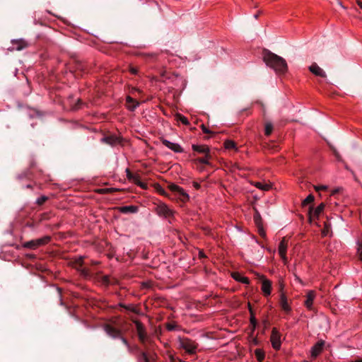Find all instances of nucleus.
<instances>
[{"label":"nucleus","mask_w":362,"mask_h":362,"mask_svg":"<svg viewBox=\"0 0 362 362\" xmlns=\"http://www.w3.org/2000/svg\"><path fill=\"white\" fill-rule=\"evenodd\" d=\"M263 60L268 66L273 69L276 73L284 74L287 71L288 66L286 60L269 49H264L263 50Z\"/></svg>","instance_id":"nucleus-1"},{"label":"nucleus","mask_w":362,"mask_h":362,"mask_svg":"<svg viewBox=\"0 0 362 362\" xmlns=\"http://www.w3.org/2000/svg\"><path fill=\"white\" fill-rule=\"evenodd\" d=\"M104 329L107 334L112 338V339H119L122 341V342L127 346L128 351L132 352V347L129 344L127 339L122 336V332L120 329L110 325H106L104 327Z\"/></svg>","instance_id":"nucleus-2"},{"label":"nucleus","mask_w":362,"mask_h":362,"mask_svg":"<svg viewBox=\"0 0 362 362\" xmlns=\"http://www.w3.org/2000/svg\"><path fill=\"white\" fill-rule=\"evenodd\" d=\"M151 344V342H150ZM144 349L139 351L137 354L136 358L138 362H148V360H156L157 355L151 349V345L143 344Z\"/></svg>","instance_id":"nucleus-3"},{"label":"nucleus","mask_w":362,"mask_h":362,"mask_svg":"<svg viewBox=\"0 0 362 362\" xmlns=\"http://www.w3.org/2000/svg\"><path fill=\"white\" fill-rule=\"evenodd\" d=\"M178 344L179 347L184 349L189 354H195L198 346V344L194 341L189 338L180 337L178 338Z\"/></svg>","instance_id":"nucleus-4"},{"label":"nucleus","mask_w":362,"mask_h":362,"mask_svg":"<svg viewBox=\"0 0 362 362\" xmlns=\"http://www.w3.org/2000/svg\"><path fill=\"white\" fill-rule=\"evenodd\" d=\"M51 240L49 235L44 236L41 238L36 240H31L23 244V247L31 250H35L38 247L47 244Z\"/></svg>","instance_id":"nucleus-5"},{"label":"nucleus","mask_w":362,"mask_h":362,"mask_svg":"<svg viewBox=\"0 0 362 362\" xmlns=\"http://www.w3.org/2000/svg\"><path fill=\"white\" fill-rule=\"evenodd\" d=\"M131 320L136 325V329L139 341L142 344H145L148 339V336L144 325L137 320L133 318H131Z\"/></svg>","instance_id":"nucleus-6"},{"label":"nucleus","mask_w":362,"mask_h":362,"mask_svg":"<svg viewBox=\"0 0 362 362\" xmlns=\"http://www.w3.org/2000/svg\"><path fill=\"white\" fill-rule=\"evenodd\" d=\"M325 207V203H321L315 209L313 208V205H310L308 209L309 222L311 223L313 218H318L320 214L324 211Z\"/></svg>","instance_id":"nucleus-7"},{"label":"nucleus","mask_w":362,"mask_h":362,"mask_svg":"<svg viewBox=\"0 0 362 362\" xmlns=\"http://www.w3.org/2000/svg\"><path fill=\"white\" fill-rule=\"evenodd\" d=\"M270 340L272 347L279 350L281 347V334L276 327L272 329Z\"/></svg>","instance_id":"nucleus-8"},{"label":"nucleus","mask_w":362,"mask_h":362,"mask_svg":"<svg viewBox=\"0 0 362 362\" xmlns=\"http://www.w3.org/2000/svg\"><path fill=\"white\" fill-rule=\"evenodd\" d=\"M169 189L174 192H176L179 197V199L182 202H185L189 199V195L184 191L182 188L175 184H170Z\"/></svg>","instance_id":"nucleus-9"},{"label":"nucleus","mask_w":362,"mask_h":362,"mask_svg":"<svg viewBox=\"0 0 362 362\" xmlns=\"http://www.w3.org/2000/svg\"><path fill=\"white\" fill-rule=\"evenodd\" d=\"M83 264V258L80 257L72 262V266L75 269L80 270L82 276L87 277L90 276V272L88 269H81Z\"/></svg>","instance_id":"nucleus-10"},{"label":"nucleus","mask_w":362,"mask_h":362,"mask_svg":"<svg viewBox=\"0 0 362 362\" xmlns=\"http://www.w3.org/2000/svg\"><path fill=\"white\" fill-rule=\"evenodd\" d=\"M161 142L163 145L175 153L183 152L182 148L178 144L172 143L165 139H161Z\"/></svg>","instance_id":"nucleus-11"},{"label":"nucleus","mask_w":362,"mask_h":362,"mask_svg":"<svg viewBox=\"0 0 362 362\" xmlns=\"http://www.w3.org/2000/svg\"><path fill=\"white\" fill-rule=\"evenodd\" d=\"M309 71L317 76L322 78L327 77V74L325 71L321 69L316 63H313L311 66H309Z\"/></svg>","instance_id":"nucleus-12"},{"label":"nucleus","mask_w":362,"mask_h":362,"mask_svg":"<svg viewBox=\"0 0 362 362\" xmlns=\"http://www.w3.org/2000/svg\"><path fill=\"white\" fill-rule=\"evenodd\" d=\"M11 49L21 51L28 47V43L23 40H13L11 41Z\"/></svg>","instance_id":"nucleus-13"},{"label":"nucleus","mask_w":362,"mask_h":362,"mask_svg":"<svg viewBox=\"0 0 362 362\" xmlns=\"http://www.w3.org/2000/svg\"><path fill=\"white\" fill-rule=\"evenodd\" d=\"M192 149L200 153L206 154V158H211L210 149L206 145H192Z\"/></svg>","instance_id":"nucleus-14"},{"label":"nucleus","mask_w":362,"mask_h":362,"mask_svg":"<svg viewBox=\"0 0 362 362\" xmlns=\"http://www.w3.org/2000/svg\"><path fill=\"white\" fill-rule=\"evenodd\" d=\"M324 345V341H319L312 347L311 356L313 358H316L322 352Z\"/></svg>","instance_id":"nucleus-15"},{"label":"nucleus","mask_w":362,"mask_h":362,"mask_svg":"<svg viewBox=\"0 0 362 362\" xmlns=\"http://www.w3.org/2000/svg\"><path fill=\"white\" fill-rule=\"evenodd\" d=\"M286 250H287V241L286 238H283L279 245V253L281 257L284 259H286Z\"/></svg>","instance_id":"nucleus-16"},{"label":"nucleus","mask_w":362,"mask_h":362,"mask_svg":"<svg viewBox=\"0 0 362 362\" xmlns=\"http://www.w3.org/2000/svg\"><path fill=\"white\" fill-rule=\"evenodd\" d=\"M139 104L137 100L130 96H127L126 98V106L130 111H134Z\"/></svg>","instance_id":"nucleus-17"},{"label":"nucleus","mask_w":362,"mask_h":362,"mask_svg":"<svg viewBox=\"0 0 362 362\" xmlns=\"http://www.w3.org/2000/svg\"><path fill=\"white\" fill-rule=\"evenodd\" d=\"M101 142L105 143L106 144L114 146L117 143L119 142V139L117 136L114 135H110L107 136H104L101 139Z\"/></svg>","instance_id":"nucleus-18"},{"label":"nucleus","mask_w":362,"mask_h":362,"mask_svg":"<svg viewBox=\"0 0 362 362\" xmlns=\"http://www.w3.org/2000/svg\"><path fill=\"white\" fill-rule=\"evenodd\" d=\"M119 211L122 214H136L139 211L137 206H124L119 208Z\"/></svg>","instance_id":"nucleus-19"},{"label":"nucleus","mask_w":362,"mask_h":362,"mask_svg":"<svg viewBox=\"0 0 362 362\" xmlns=\"http://www.w3.org/2000/svg\"><path fill=\"white\" fill-rule=\"evenodd\" d=\"M157 211L159 215L164 216L165 217H169L173 215V211L165 205L158 206Z\"/></svg>","instance_id":"nucleus-20"},{"label":"nucleus","mask_w":362,"mask_h":362,"mask_svg":"<svg viewBox=\"0 0 362 362\" xmlns=\"http://www.w3.org/2000/svg\"><path fill=\"white\" fill-rule=\"evenodd\" d=\"M315 293L313 291H310L307 293L306 300H305L304 304L306 306V308H308L310 310L312 309V305H313V302L315 298Z\"/></svg>","instance_id":"nucleus-21"},{"label":"nucleus","mask_w":362,"mask_h":362,"mask_svg":"<svg viewBox=\"0 0 362 362\" xmlns=\"http://www.w3.org/2000/svg\"><path fill=\"white\" fill-rule=\"evenodd\" d=\"M280 304L282 310L286 313H288L291 310V307L288 304L286 296L282 293L281 295V300H280Z\"/></svg>","instance_id":"nucleus-22"},{"label":"nucleus","mask_w":362,"mask_h":362,"mask_svg":"<svg viewBox=\"0 0 362 362\" xmlns=\"http://www.w3.org/2000/svg\"><path fill=\"white\" fill-rule=\"evenodd\" d=\"M262 290L265 296H269L272 290V283L269 280L264 279L262 284Z\"/></svg>","instance_id":"nucleus-23"},{"label":"nucleus","mask_w":362,"mask_h":362,"mask_svg":"<svg viewBox=\"0 0 362 362\" xmlns=\"http://www.w3.org/2000/svg\"><path fill=\"white\" fill-rule=\"evenodd\" d=\"M232 277L237 281L241 282L243 284H248L250 283V280L247 277L243 276L238 272H233L232 274Z\"/></svg>","instance_id":"nucleus-24"},{"label":"nucleus","mask_w":362,"mask_h":362,"mask_svg":"<svg viewBox=\"0 0 362 362\" xmlns=\"http://www.w3.org/2000/svg\"><path fill=\"white\" fill-rule=\"evenodd\" d=\"M130 180L143 189L147 188V185L141 182L140 176L139 175H134L133 178Z\"/></svg>","instance_id":"nucleus-25"},{"label":"nucleus","mask_w":362,"mask_h":362,"mask_svg":"<svg viewBox=\"0 0 362 362\" xmlns=\"http://www.w3.org/2000/svg\"><path fill=\"white\" fill-rule=\"evenodd\" d=\"M254 185L263 191H268L271 188V185L268 183L262 182H256L254 183Z\"/></svg>","instance_id":"nucleus-26"},{"label":"nucleus","mask_w":362,"mask_h":362,"mask_svg":"<svg viewBox=\"0 0 362 362\" xmlns=\"http://www.w3.org/2000/svg\"><path fill=\"white\" fill-rule=\"evenodd\" d=\"M175 117V119L177 121L181 122L182 124H184L185 125L189 124V122L187 118L185 117L184 115L180 114V113H177Z\"/></svg>","instance_id":"nucleus-27"},{"label":"nucleus","mask_w":362,"mask_h":362,"mask_svg":"<svg viewBox=\"0 0 362 362\" xmlns=\"http://www.w3.org/2000/svg\"><path fill=\"white\" fill-rule=\"evenodd\" d=\"M273 131V124L270 122H267L264 125V134L266 136H269Z\"/></svg>","instance_id":"nucleus-28"},{"label":"nucleus","mask_w":362,"mask_h":362,"mask_svg":"<svg viewBox=\"0 0 362 362\" xmlns=\"http://www.w3.org/2000/svg\"><path fill=\"white\" fill-rule=\"evenodd\" d=\"M255 356L259 362H262L264 358V353L262 350L257 349L255 350Z\"/></svg>","instance_id":"nucleus-29"},{"label":"nucleus","mask_w":362,"mask_h":362,"mask_svg":"<svg viewBox=\"0 0 362 362\" xmlns=\"http://www.w3.org/2000/svg\"><path fill=\"white\" fill-rule=\"evenodd\" d=\"M315 200V197L313 194H309L303 202L302 206L305 207L308 204H312Z\"/></svg>","instance_id":"nucleus-30"},{"label":"nucleus","mask_w":362,"mask_h":362,"mask_svg":"<svg viewBox=\"0 0 362 362\" xmlns=\"http://www.w3.org/2000/svg\"><path fill=\"white\" fill-rule=\"evenodd\" d=\"M224 146L227 149H237L236 144L232 140L225 141Z\"/></svg>","instance_id":"nucleus-31"},{"label":"nucleus","mask_w":362,"mask_h":362,"mask_svg":"<svg viewBox=\"0 0 362 362\" xmlns=\"http://www.w3.org/2000/svg\"><path fill=\"white\" fill-rule=\"evenodd\" d=\"M76 69L77 71L85 72L86 69V65L84 63L78 62L76 64Z\"/></svg>","instance_id":"nucleus-32"},{"label":"nucleus","mask_w":362,"mask_h":362,"mask_svg":"<svg viewBox=\"0 0 362 362\" xmlns=\"http://www.w3.org/2000/svg\"><path fill=\"white\" fill-rule=\"evenodd\" d=\"M165 327L168 331H173L177 329L178 326L175 322H168Z\"/></svg>","instance_id":"nucleus-33"},{"label":"nucleus","mask_w":362,"mask_h":362,"mask_svg":"<svg viewBox=\"0 0 362 362\" xmlns=\"http://www.w3.org/2000/svg\"><path fill=\"white\" fill-rule=\"evenodd\" d=\"M211 158H206V154H205V156L203 158H197L198 162L202 164L209 165V160Z\"/></svg>","instance_id":"nucleus-34"},{"label":"nucleus","mask_w":362,"mask_h":362,"mask_svg":"<svg viewBox=\"0 0 362 362\" xmlns=\"http://www.w3.org/2000/svg\"><path fill=\"white\" fill-rule=\"evenodd\" d=\"M48 199V197L46 196H42L40 198H38L36 201V203L38 205H42Z\"/></svg>","instance_id":"nucleus-35"},{"label":"nucleus","mask_w":362,"mask_h":362,"mask_svg":"<svg viewBox=\"0 0 362 362\" xmlns=\"http://www.w3.org/2000/svg\"><path fill=\"white\" fill-rule=\"evenodd\" d=\"M250 324L252 326V331H254L257 325V321L255 317H250Z\"/></svg>","instance_id":"nucleus-36"},{"label":"nucleus","mask_w":362,"mask_h":362,"mask_svg":"<svg viewBox=\"0 0 362 362\" xmlns=\"http://www.w3.org/2000/svg\"><path fill=\"white\" fill-rule=\"evenodd\" d=\"M124 308H125L127 310H129L134 313H136V314H139V311L138 309H136V308L134 307H131V306H126V305H124Z\"/></svg>","instance_id":"nucleus-37"},{"label":"nucleus","mask_w":362,"mask_h":362,"mask_svg":"<svg viewBox=\"0 0 362 362\" xmlns=\"http://www.w3.org/2000/svg\"><path fill=\"white\" fill-rule=\"evenodd\" d=\"M81 100L80 99H77V102L72 106V110H77L81 107Z\"/></svg>","instance_id":"nucleus-38"},{"label":"nucleus","mask_w":362,"mask_h":362,"mask_svg":"<svg viewBox=\"0 0 362 362\" xmlns=\"http://www.w3.org/2000/svg\"><path fill=\"white\" fill-rule=\"evenodd\" d=\"M57 291H58V296H59V304L61 305H64V303L62 300V289L60 288H57Z\"/></svg>","instance_id":"nucleus-39"},{"label":"nucleus","mask_w":362,"mask_h":362,"mask_svg":"<svg viewBox=\"0 0 362 362\" xmlns=\"http://www.w3.org/2000/svg\"><path fill=\"white\" fill-rule=\"evenodd\" d=\"M254 219H255V223L257 224H259V223L261 220V216L258 211H256L255 214L254 215Z\"/></svg>","instance_id":"nucleus-40"},{"label":"nucleus","mask_w":362,"mask_h":362,"mask_svg":"<svg viewBox=\"0 0 362 362\" xmlns=\"http://www.w3.org/2000/svg\"><path fill=\"white\" fill-rule=\"evenodd\" d=\"M129 71L132 74H137L139 73V70L137 68L134 66H129Z\"/></svg>","instance_id":"nucleus-41"},{"label":"nucleus","mask_w":362,"mask_h":362,"mask_svg":"<svg viewBox=\"0 0 362 362\" xmlns=\"http://www.w3.org/2000/svg\"><path fill=\"white\" fill-rule=\"evenodd\" d=\"M126 173L127 178L130 180L133 178V176L134 175L129 168L126 169Z\"/></svg>","instance_id":"nucleus-42"},{"label":"nucleus","mask_w":362,"mask_h":362,"mask_svg":"<svg viewBox=\"0 0 362 362\" xmlns=\"http://www.w3.org/2000/svg\"><path fill=\"white\" fill-rule=\"evenodd\" d=\"M358 254L359 255V260L362 262V244H360L358 247Z\"/></svg>","instance_id":"nucleus-43"},{"label":"nucleus","mask_w":362,"mask_h":362,"mask_svg":"<svg viewBox=\"0 0 362 362\" xmlns=\"http://www.w3.org/2000/svg\"><path fill=\"white\" fill-rule=\"evenodd\" d=\"M202 129L205 134H213V132L209 130L204 124L202 125Z\"/></svg>","instance_id":"nucleus-44"},{"label":"nucleus","mask_w":362,"mask_h":362,"mask_svg":"<svg viewBox=\"0 0 362 362\" xmlns=\"http://www.w3.org/2000/svg\"><path fill=\"white\" fill-rule=\"evenodd\" d=\"M341 189H341V188H339H339H337V189H334V190L332 192L331 195H332V196H334V195H336V194H339V193L341 192Z\"/></svg>","instance_id":"nucleus-45"},{"label":"nucleus","mask_w":362,"mask_h":362,"mask_svg":"<svg viewBox=\"0 0 362 362\" xmlns=\"http://www.w3.org/2000/svg\"><path fill=\"white\" fill-rule=\"evenodd\" d=\"M327 188V186H325V185L315 187V190L317 192L320 190L326 189Z\"/></svg>","instance_id":"nucleus-46"},{"label":"nucleus","mask_w":362,"mask_h":362,"mask_svg":"<svg viewBox=\"0 0 362 362\" xmlns=\"http://www.w3.org/2000/svg\"><path fill=\"white\" fill-rule=\"evenodd\" d=\"M248 310L250 314V317H255V313L252 308L250 303H248Z\"/></svg>","instance_id":"nucleus-47"},{"label":"nucleus","mask_w":362,"mask_h":362,"mask_svg":"<svg viewBox=\"0 0 362 362\" xmlns=\"http://www.w3.org/2000/svg\"><path fill=\"white\" fill-rule=\"evenodd\" d=\"M132 352H129L130 354H132L133 352V351H136L138 353L139 352V351H141V349L137 345H134V346H132Z\"/></svg>","instance_id":"nucleus-48"},{"label":"nucleus","mask_w":362,"mask_h":362,"mask_svg":"<svg viewBox=\"0 0 362 362\" xmlns=\"http://www.w3.org/2000/svg\"><path fill=\"white\" fill-rule=\"evenodd\" d=\"M103 282L106 284H109L110 283L108 276H105L103 277Z\"/></svg>","instance_id":"nucleus-49"},{"label":"nucleus","mask_w":362,"mask_h":362,"mask_svg":"<svg viewBox=\"0 0 362 362\" xmlns=\"http://www.w3.org/2000/svg\"><path fill=\"white\" fill-rule=\"evenodd\" d=\"M193 185L197 189L200 188V185L197 182H194Z\"/></svg>","instance_id":"nucleus-50"},{"label":"nucleus","mask_w":362,"mask_h":362,"mask_svg":"<svg viewBox=\"0 0 362 362\" xmlns=\"http://www.w3.org/2000/svg\"><path fill=\"white\" fill-rule=\"evenodd\" d=\"M27 257L29 258V259H35V255H33V254H30V255H28Z\"/></svg>","instance_id":"nucleus-51"},{"label":"nucleus","mask_w":362,"mask_h":362,"mask_svg":"<svg viewBox=\"0 0 362 362\" xmlns=\"http://www.w3.org/2000/svg\"><path fill=\"white\" fill-rule=\"evenodd\" d=\"M356 4L362 9V2L359 0H356Z\"/></svg>","instance_id":"nucleus-52"},{"label":"nucleus","mask_w":362,"mask_h":362,"mask_svg":"<svg viewBox=\"0 0 362 362\" xmlns=\"http://www.w3.org/2000/svg\"><path fill=\"white\" fill-rule=\"evenodd\" d=\"M114 190L113 189H100L101 192H111Z\"/></svg>","instance_id":"nucleus-53"},{"label":"nucleus","mask_w":362,"mask_h":362,"mask_svg":"<svg viewBox=\"0 0 362 362\" xmlns=\"http://www.w3.org/2000/svg\"><path fill=\"white\" fill-rule=\"evenodd\" d=\"M252 344H253L254 345H257V344H258V341H257V339H255V338L252 339Z\"/></svg>","instance_id":"nucleus-54"},{"label":"nucleus","mask_w":362,"mask_h":362,"mask_svg":"<svg viewBox=\"0 0 362 362\" xmlns=\"http://www.w3.org/2000/svg\"><path fill=\"white\" fill-rule=\"evenodd\" d=\"M338 4L339 6H341L342 8H344V9L346 8V7H345L340 1H338Z\"/></svg>","instance_id":"nucleus-55"},{"label":"nucleus","mask_w":362,"mask_h":362,"mask_svg":"<svg viewBox=\"0 0 362 362\" xmlns=\"http://www.w3.org/2000/svg\"><path fill=\"white\" fill-rule=\"evenodd\" d=\"M351 362H362V358H357L354 361H351Z\"/></svg>","instance_id":"nucleus-56"},{"label":"nucleus","mask_w":362,"mask_h":362,"mask_svg":"<svg viewBox=\"0 0 362 362\" xmlns=\"http://www.w3.org/2000/svg\"><path fill=\"white\" fill-rule=\"evenodd\" d=\"M334 155L337 158V159H339V154L337 151H334Z\"/></svg>","instance_id":"nucleus-57"},{"label":"nucleus","mask_w":362,"mask_h":362,"mask_svg":"<svg viewBox=\"0 0 362 362\" xmlns=\"http://www.w3.org/2000/svg\"><path fill=\"white\" fill-rule=\"evenodd\" d=\"M259 13H260V12H258L257 13L255 14L254 17H255V19H257V18H258V17H259Z\"/></svg>","instance_id":"nucleus-58"},{"label":"nucleus","mask_w":362,"mask_h":362,"mask_svg":"<svg viewBox=\"0 0 362 362\" xmlns=\"http://www.w3.org/2000/svg\"><path fill=\"white\" fill-rule=\"evenodd\" d=\"M134 90H136V91H138L139 93H141V90L139 89L134 88Z\"/></svg>","instance_id":"nucleus-59"},{"label":"nucleus","mask_w":362,"mask_h":362,"mask_svg":"<svg viewBox=\"0 0 362 362\" xmlns=\"http://www.w3.org/2000/svg\"><path fill=\"white\" fill-rule=\"evenodd\" d=\"M158 188H160V190L161 192H164L163 189H161L160 186H158Z\"/></svg>","instance_id":"nucleus-60"},{"label":"nucleus","mask_w":362,"mask_h":362,"mask_svg":"<svg viewBox=\"0 0 362 362\" xmlns=\"http://www.w3.org/2000/svg\"><path fill=\"white\" fill-rule=\"evenodd\" d=\"M156 360H148V362H155Z\"/></svg>","instance_id":"nucleus-61"},{"label":"nucleus","mask_w":362,"mask_h":362,"mask_svg":"<svg viewBox=\"0 0 362 362\" xmlns=\"http://www.w3.org/2000/svg\"><path fill=\"white\" fill-rule=\"evenodd\" d=\"M27 187H28V188H30V187H31V186H30V185H28L27 186Z\"/></svg>","instance_id":"nucleus-62"}]
</instances>
